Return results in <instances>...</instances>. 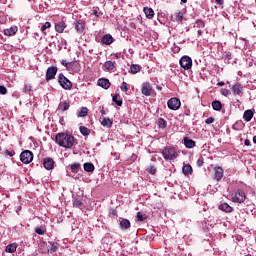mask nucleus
Masks as SVG:
<instances>
[{
    "instance_id": "1",
    "label": "nucleus",
    "mask_w": 256,
    "mask_h": 256,
    "mask_svg": "<svg viewBox=\"0 0 256 256\" xmlns=\"http://www.w3.org/2000/svg\"><path fill=\"white\" fill-rule=\"evenodd\" d=\"M55 141L60 147H64V149H71L75 144V137L67 133H58L56 134Z\"/></svg>"
},
{
    "instance_id": "42",
    "label": "nucleus",
    "mask_w": 256,
    "mask_h": 256,
    "mask_svg": "<svg viewBox=\"0 0 256 256\" xmlns=\"http://www.w3.org/2000/svg\"><path fill=\"white\" fill-rule=\"evenodd\" d=\"M74 207H78L81 208V206L83 205V202H81V200H74L73 202Z\"/></svg>"
},
{
    "instance_id": "24",
    "label": "nucleus",
    "mask_w": 256,
    "mask_h": 256,
    "mask_svg": "<svg viewBox=\"0 0 256 256\" xmlns=\"http://www.w3.org/2000/svg\"><path fill=\"white\" fill-rule=\"evenodd\" d=\"M182 173H184L185 175H192L193 167H191V165L189 164H185L182 168Z\"/></svg>"
},
{
    "instance_id": "19",
    "label": "nucleus",
    "mask_w": 256,
    "mask_h": 256,
    "mask_svg": "<svg viewBox=\"0 0 256 256\" xmlns=\"http://www.w3.org/2000/svg\"><path fill=\"white\" fill-rule=\"evenodd\" d=\"M65 27H67V25H65V22H58L55 24V31H57V33H63V31H65Z\"/></svg>"
},
{
    "instance_id": "9",
    "label": "nucleus",
    "mask_w": 256,
    "mask_h": 256,
    "mask_svg": "<svg viewBox=\"0 0 256 256\" xmlns=\"http://www.w3.org/2000/svg\"><path fill=\"white\" fill-rule=\"evenodd\" d=\"M43 245L46 246V249L43 250V253H55V251H57V244H55L54 242H44Z\"/></svg>"
},
{
    "instance_id": "12",
    "label": "nucleus",
    "mask_w": 256,
    "mask_h": 256,
    "mask_svg": "<svg viewBox=\"0 0 256 256\" xmlns=\"http://www.w3.org/2000/svg\"><path fill=\"white\" fill-rule=\"evenodd\" d=\"M171 19L174 22L180 23V21H183V12L176 11L171 15Z\"/></svg>"
},
{
    "instance_id": "4",
    "label": "nucleus",
    "mask_w": 256,
    "mask_h": 256,
    "mask_svg": "<svg viewBox=\"0 0 256 256\" xmlns=\"http://www.w3.org/2000/svg\"><path fill=\"white\" fill-rule=\"evenodd\" d=\"M179 63L180 67H182V69H185L186 71H189V69L193 67V60L189 56H183L180 59Z\"/></svg>"
},
{
    "instance_id": "27",
    "label": "nucleus",
    "mask_w": 256,
    "mask_h": 256,
    "mask_svg": "<svg viewBox=\"0 0 256 256\" xmlns=\"http://www.w3.org/2000/svg\"><path fill=\"white\" fill-rule=\"evenodd\" d=\"M17 251V243L9 244L6 246V253H15Z\"/></svg>"
},
{
    "instance_id": "55",
    "label": "nucleus",
    "mask_w": 256,
    "mask_h": 256,
    "mask_svg": "<svg viewBox=\"0 0 256 256\" xmlns=\"http://www.w3.org/2000/svg\"><path fill=\"white\" fill-rule=\"evenodd\" d=\"M253 143L256 144V136L253 137Z\"/></svg>"
},
{
    "instance_id": "39",
    "label": "nucleus",
    "mask_w": 256,
    "mask_h": 256,
    "mask_svg": "<svg viewBox=\"0 0 256 256\" xmlns=\"http://www.w3.org/2000/svg\"><path fill=\"white\" fill-rule=\"evenodd\" d=\"M147 171L150 175H155L157 173V168L155 166H150L147 168Z\"/></svg>"
},
{
    "instance_id": "52",
    "label": "nucleus",
    "mask_w": 256,
    "mask_h": 256,
    "mask_svg": "<svg viewBox=\"0 0 256 256\" xmlns=\"http://www.w3.org/2000/svg\"><path fill=\"white\" fill-rule=\"evenodd\" d=\"M203 166V162L198 160V167H202Z\"/></svg>"
},
{
    "instance_id": "18",
    "label": "nucleus",
    "mask_w": 256,
    "mask_h": 256,
    "mask_svg": "<svg viewBox=\"0 0 256 256\" xmlns=\"http://www.w3.org/2000/svg\"><path fill=\"white\" fill-rule=\"evenodd\" d=\"M220 211H224V213H233V207H231L229 204L227 203H222L219 206Z\"/></svg>"
},
{
    "instance_id": "54",
    "label": "nucleus",
    "mask_w": 256,
    "mask_h": 256,
    "mask_svg": "<svg viewBox=\"0 0 256 256\" xmlns=\"http://www.w3.org/2000/svg\"><path fill=\"white\" fill-rule=\"evenodd\" d=\"M100 113H101L102 115H105V110L102 109V110L100 111Z\"/></svg>"
},
{
    "instance_id": "44",
    "label": "nucleus",
    "mask_w": 256,
    "mask_h": 256,
    "mask_svg": "<svg viewBox=\"0 0 256 256\" xmlns=\"http://www.w3.org/2000/svg\"><path fill=\"white\" fill-rule=\"evenodd\" d=\"M211 123H215V118L209 117L205 120L206 125H211Z\"/></svg>"
},
{
    "instance_id": "58",
    "label": "nucleus",
    "mask_w": 256,
    "mask_h": 256,
    "mask_svg": "<svg viewBox=\"0 0 256 256\" xmlns=\"http://www.w3.org/2000/svg\"><path fill=\"white\" fill-rule=\"evenodd\" d=\"M93 13H94V15H97V10H94Z\"/></svg>"
},
{
    "instance_id": "21",
    "label": "nucleus",
    "mask_w": 256,
    "mask_h": 256,
    "mask_svg": "<svg viewBox=\"0 0 256 256\" xmlns=\"http://www.w3.org/2000/svg\"><path fill=\"white\" fill-rule=\"evenodd\" d=\"M184 145L187 149H193L195 147V141L187 137L184 138Z\"/></svg>"
},
{
    "instance_id": "41",
    "label": "nucleus",
    "mask_w": 256,
    "mask_h": 256,
    "mask_svg": "<svg viewBox=\"0 0 256 256\" xmlns=\"http://www.w3.org/2000/svg\"><path fill=\"white\" fill-rule=\"evenodd\" d=\"M121 91H123L124 93H127V91H129V88H127V84L126 82H122L121 86H120Z\"/></svg>"
},
{
    "instance_id": "40",
    "label": "nucleus",
    "mask_w": 256,
    "mask_h": 256,
    "mask_svg": "<svg viewBox=\"0 0 256 256\" xmlns=\"http://www.w3.org/2000/svg\"><path fill=\"white\" fill-rule=\"evenodd\" d=\"M137 219H138V221H145V219H147V216L143 215L141 212H138Z\"/></svg>"
},
{
    "instance_id": "49",
    "label": "nucleus",
    "mask_w": 256,
    "mask_h": 256,
    "mask_svg": "<svg viewBox=\"0 0 256 256\" xmlns=\"http://www.w3.org/2000/svg\"><path fill=\"white\" fill-rule=\"evenodd\" d=\"M5 153H6V155H8L9 157H13V155H15V152L9 151V150H6Z\"/></svg>"
},
{
    "instance_id": "59",
    "label": "nucleus",
    "mask_w": 256,
    "mask_h": 256,
    "mask_svg": "<svg viewBox=\"0 0 256 256\" xmlns=\"http://www.w3.org/2000/svg\"><path fill=\"white\" fill-rule=\"evenodd\" d=\"M158 89L161 91V87H158Z\"/></svg>"
},
{
    "instance_id": "14",
    "label": "nucleus",
    "mask_w": 256,
    "mask_h": 256,
    "mask_svg": "<svg viewBox=\"0 0 256 256\" xmlns=\"http://www.w3.org/2000/svg\"><path fill=\"white\" fill-rule=\"evenodd\" d=\"M98 85L103 89H109L111 87V82H109V79L101 78L98 80Z\"/></svg>"
},
{
    "instance_id": "34",
    "label": "nucleus",
    "mask_w": 256,
    "mask_h": 256,
    "mask_svg": "<svg viewBox=\"0 0 256 256\" xmlns=\"http://www.w3.org/2000/svg\"><path fill=\"white\" fill-rule=\"evenodd\" d=\"M85 29V24L81 22L76 23V31L78 33H83V30Z\"/></svg>"
},
{
    "instance_id": "16",
    "label": "nucleus",
    "mask_w": 256,
    "mask_h": 256,
    "mask_svg": "<svg viewBox=\"0 0 256 256\" xmlns=\"http://www.w3.org/2000/svg\"><path fill=\"white\" fill-rule=\"evenodd\" d=\"M101 43L103 45H111L113 43V36L111 34H105L101 39Z\"/></svg>"
},
{
    "instance_id": "3",
    "label": "nucleus",
    "mask_w": 256,
    "mask_h": 256,
    "mask_svg": "<svg viewBox=\"0 0 256 256\" xmlns=\"http://www.w3.org/2000/svg\"><path fill=\"white\" fill-rule=\"evenodd\" d=\"M162 155L164 159L173 161L174 159H177L179 157V154L177 153V150L175 148H165L162 151Z\"/></svg>"
},
{
    "instance_id": "57",
    "label": "nucleus",
    "mask_w": 256,
    "mask_h": 256,
    "mask_svg": "<svg viewBox=\"0 0 256 256\" xmlns=\"http://www.w3.org/2000/svg\"><path fill=\"white\" fill-rule=\"evenodd\" d=\"M181 3H187V0H181Z\"/></svg>"
},
{
    "instance_id": "20",
    "label": "nucleus",
    "mask_w": 256,
    "mask_h": 256,
    "mask_svg": "<svg viewBox=\"0 0 256 256\" xmlns=\"http://www.w3.org/2000/svg\"><path fill=\"white\" fill-rule=\"evenodd\" d=\"M232 91L235 95H242L243 93V86H241V84H235L232 87Z\"/></svg>"
},
{
    "instance_id": "56",
    "label": "nucleus",
    "mask_w": 256,
    "mask_h": 256,
    "mask_svg": "<svg viewBox=\"0 0 256 256\" xmlns=\"http://www.w3.org/2000/svg\"><path fill=\"white\" fill-rule=\"evenodd\" d=\"M202 31L201 30H198V35H202Z\"/></svg>"
},
{
    "instance_id": "33",
    "label": "nucleus",
    "mask_w": 256,
    "mask_h": 256,
    "mask_svg": "<svg viewBox=\"0 0 256 256\" xmlns=\"http://www.w3.org/2000/svg\"><path fill=\"white\" fill-rule=\"evenodd\" d=\"M88 113H89V109H87V107H82L78 113V117H87Z\"/></svg>"
},
{
    "instance_id": "48",
    "label": "nucleus",
    "mask_w": 256,
    "mask_h": 256,
    "mask_svg": "<svg viewBox=\"0 0 256 256\" xmlns=\"http://www.w3.org/2000/svg\"><path fill=\"white\" fill-rule=\"evenodd\" d=\"M0 94L7 95V88L5 86H0Z\"/></svg>"
},
{
    "instance_id": "29",
    "label": "nucleus",
    "mask_w": 256,
    "mask_h": 256,
    "mask_svg": "<svg viewBox=\"0 0 256 256\" xmlns=\"http://www.w3.org/2000/svg\"><path fill=\"white\" fill-rule=\"evenodd\" d=\"M104 67L106 71H113L115 69V64L113 63V61H106L104 63Z\"/></svg>"
},
{
    "instance_id": "2",
    "label": "nucleus",
    "mask_w": 256,
    "mask_h": 256,
    "mask_svg": "<svg viewBox=\"0 0 256 256\" xmlns=\"http://www.w3.org/2000/svg\"><path fill=\"white\" fill-rule=\"evenodd\" d=\"M231 199L233 203H245V199H247V194L241 189L235 190L231 193Z\"/></svg>"
},
{
    "instance_id": "51",
    "label": "nucleus",
    "mask_w": 256,
    "mask_h": 256,
    "mask_svg": "<svg viewBox=\"0 0 256 256\" xmlns=\"http://www.w3.org/2000/svg\"><path fill=\"white\" fill-rule=\"evenodd\" d=\"M216 3H218V5H223V0H216Z\"/></svg>"
},
{
    "instance_id": "7",
    "label": "nucleus",
    "mask_w": 256,
    "mask_h": 256,
    "mask_svg": "<svg viewBox=\"0 0 256 256\" xmlns=\"http://www.w3.org/2000/svg\"><path fill=\"white\" fill-rule=\"evenodd\" d=\"M168 109H171L172 111H177V109H180L181 107V100L178 98H171L167 102Z\"/></svg>"
},
{
    "instance_id": "15",
    "label": "nucleus",
    "mask_w": 256,
    "mask_h": 256,
    "mask_svg": "<svg viewBox=\"0 0 256 256\" xmlns=\"http://www.w3.org/2000/svg\"><path fill=\"white\" fill-rule=\"evenodd\" d=\"M214 171V179H216V181H221V179H223V168L216 167Z\"/></svg>"
},
{
    "instance_id": "13",
    "label": "nucleus",
    "mask_w": 256,
    "mask_h": 256,
    "mask_svg": "<svg viewBox=\"0 0 256 256\" xmlns=\"http://www.w3.org/2000/svg\"><path fill=\"white\" fill-rule=\"evenodd\" d=\"M17 31H19V28H17V26H12L4 30V35H6L7 37H13V35H15Z\"/></svg>"
},
{
    "instance_id": "37",
    "label": "nucleus",
    "mask_w": 256,
    "mask_h": 256,
    "mask_svg": "<svg viewBox=\"0 0 256 256\" xmlns=\"http://www.w3.org/2000/svg\"><path fill=\"white\" fill-rule=\"evenodd\" d=\"M112 100L114 103H116V105H118V107H121V105H123V100L119 99L118 95L113 96Z\"/></svg>"
},
{
    "instance_id": "22",
    "label": "nucleus",
    "mask_w": 256,
    "mask_h": 256,
    "mask_svg": "<svg viewBox=\"0 0 256 256\" xmlns=\"http://www.w3.org/2000/svg\"><path fill=\"white\" fill-rule=\"evenodd\" d=\"M243 119L246 123H249V121L253 119V112L251 110H246L244 112Z\"/></svg>"
},
{
    "instance_id": "32",
    "label": "nucleus",
    "mask_w": 256,
    "mask_h": 256,
    "mask_svg": "<svg viewBox=\"0 0 256 256\" xmlns=\"http://www.w3.org/2000/svg\"><path fill=\"white\" fill-rule=\"evenodd\" d=\"M70 169H71L72 173H77L79 171V169H81V164L75 162L70 165Z\"/></svg>"
},
{
    "instance_id": "47",
    "label": "nucleus",
    "mask_w": 256,
    "mask_h": 256,
    "mask_svg": "<svg viewBox=\"0 0 256 256\" xmlns=\"http://www.w3.org/2000/svg\"><path fill=\"white\" fill-rule=\"evenodd\" d=\"M61 65H63V67H66V69H69V67H71V63L67 62L66 60H62Z\"/></svg>"
},
{
    "instance_id": "38",
    "label": "nucleus",
    "mask_w": 256,
    "mask_h": 256,
    "mask_svg": "<svg viewBox=\"0 0 256 256\" xmlns=\"http://www.w3.org/2000/svg\"><path fill=\"white\" fill-rule=\"evenodd\" d=\"M158 126L161 127L162 129H165L167 127V121L163 118L158 119Z\"/></svg>"
},
{
    "instance_id": "23",
    "label": "nucleus",
    "mask_w": 256,
    "mask_h": 256,
    "mask_svg": "<svg viewBox=\"0 0 256 256\" xmlns=\"http://www.w3.org/2000/svg\"><path fill=\"white\" fill-rule=\"evenodd\" d=\"M84 171L87 173H93V171H95V166L93 163L86 162L84 163Z\"/></svg>"
},
{
    "instance_id": "35",
    "label": "nucleus",
    "mask_w": 256,
    "mask_h": 256,
    "mask_svg": "<svg viewBox=\"0 0 256 256\" xmlns=\"http://www.w3.org/2000/svg\"><path fill=\"white\" fill-rule=\"evenodd\" d=\"M130 71L133 74L139 73V71H141V66L133 64L130 66Z\"/></svg>"
},
{
    "instance_id": "17",
    "label": "nucleus",
    "mask_w": 256,
    "mask_h": 256,
    "mask_svg": "<svg viewBox=\"0 0 256 256\" xmlns=\"http://www.w3.org/2000/svg\"><path fill=\"white\" fill-rule=\"evenodd\" d=\"M143 11L147 19H153V17H155V11H153V8L144 7Z\"/></svg>"
},
{
    "instance_id": "28",
    "label": "nucleus",
    "mask_w": 256,
    "mask_h": 256,
    "mask_svg": "<svg viewBox=\"0 0 256 256\" xmlns=\"http://www.w3.org/2000/svg\"><path fill=\"white\" fill-rule=\"evenodd\" d=\"M120 227L121 229H129V227H131V222L127 219H122L120 221Z\"/></svg>"
},
{
    "instance_id": "6",
    "label": "nucleus",
    "mask_w": 256,
    "mask_h": 256,
    "mask_svg": "<svg viewBox=\"0 0 256 256\" xmlns=\"http://www.w3.org/2000/svg\"><path fill=\"white\" fill-rule=\"evenodd\" d=\"M20 161L26 165L33 161V153L29 150H25L20 154Z\"/></svg>"
},
{
    "instance_id": "36",
    "label": "nucleus",
    "mask_w": 256,
    "mask_h": 256,
    "mask_svg": "<svg viewBox=\"0 0 256 256\" xmlns=\"http://www.w3.org/2000/svg\"><path fill=\"white\" fill-rule=\"evenodd\" d=\"M51 28V22H45L41 28H40V31L42 33H45V31H47V29H50Z\"/></svg>"
},
{
    "instance_id": "53",
    "label": "nucleus",
    "mask_w": 256,
    "mask_h": 256,
    "mask_svg": "<svg viewBox=\"0 0 256 256\" xmlns=\"http://www.w3.org/2000/svg\"><path fill=\"white\" fill-rule=\"evenodd\" d=\"M219 87H223L225 85V82H218Z\"/></svg>"
},
{
    "instance_id": "31",
    "label": "nucleus",
    "mask_w": 256,
    "mask_h": 256,
    "mask_svg": "<svg viewBox=\"0 0 256 256\" xmlns=\"http://www.w3.org/2000/svg\"><path fill=\"white\" fill-rule=\"evenodd\" d=\"M80 133L81 135H83L84 137H89L91 130H89V128L85 127V126H80Z\"/></svg>"
},
{
    "instance_id": "50",
    "label": "nucleus",
    "mask_w": 256,
    "mask_h": 256,
    "mask_svg": "<svg viewBox=\"0 0 256 256\" xmlns=\"http://www.w3.org/2000/svg\"><path fill=\"white\" fill-rule=\"evenodd\" d=\"M244 145H246V147H249V145H251V141L249 139H246L244 141Z\"/></svg>"
},
{
    "instance_id": "30",
    "label": "nucleus",
    "mask_w": 256,
    "mask_h": 256,
    "mask_svg": "<svg viewBox=\"0 0 256 256\" xmlns=\"http://www.w3.org/2000/svg\"><path fill=\"white\" fill-rule=\"evenodd\" d=\"M101 125L103 127L111 128L113 126V121H111V119H109V118H103V120L101 121Z\"/></svg>"
},
{
    "instance_id": "5",
    "label": "nucleus",
    "mask_w": 256,
    "mask_h": 256,
    "mask_svg": "<svg viewBox=\"0 0 256 256\" xmlns=\"http://www.w3.org/2000/svg\"><path fill=\"white\" fill-rule=\"evenodd\" d=\"M58 83H60L61 87L66 89V90H69L73 87V84L63 74H59Z\"/></svg>"
},
{
    "instance_id": "43",
    "label": "nucleus",
    "mask_w": 256,
    "mask_h": 256,
    "mask_svg": "<svg viewBox=\"0 0 256 256\" xmlns=\"http://www.w3.org/2000/svg\"><path fill=\"white\" fill-rule=\"evenodd\" d=\"M23 91L24 93H31V85L25 84Z\"/></svg>"
},
{
    "instance_id": "26",
    "label": "nucleus",
    "mask_w": 256,
    "mask_h": 256,
    "mask_svg": "<svg viewBox=\"0 0 256 256\" xmlns=\"http://www.w3.org/2000/svg\"><path fill=\"white\" fill-rule=\"evenodd\" d=\"M69 107H70L69 102H67V101H62V102H60V104H59V106H58V109H59L60 111H67V110H69Z\"/></svg>"
},
{
    "instance_id": "10",
    "label": "nucleus",
    "mask_w": 256,
    "mask_h": 256,
    "mask_svg": "<svg viewBox=\"0 0 256 256\" xmlns=\"http://www.w3.org/2000/svg\"><path fill=\"white\" fill-rule=\"evenodd\" d=\"M43 165L47 171H51V169L55 167V161H53L52 158H45L43 160Z\"/></svg>"
},
{
    "instance_id": "45",
    "label": "nucleus",
    "mask_w": 256,
    "mask_h": 256,
    "mask_svg": "<svg viewBox=\"0 0 256 256\" xmlns=\"http://www.w3.org/2000/svg\"><path fill=\"white\" fill-rule=\"evenodd\" d=\"M35 233H37V235H45V230L43 228H36Z\"/></svg>"
},
{
    "instance_id": "25",
    "label": "nucleus",
    "mask_w": 256,
    "mask_h": 256,
    "mask_svg": "<svg viewBox=\"0 0 256 256\" xmlns=\"http://www.w3.org/2000/svg\"><path fill=\"white\" fill-rule=\"evenodd\" d=\"M212 107L214 111H221V109H223V104H221V101L215 100L212 102Z\"/></svg>"
},
{
    "instance_id": "8",
    "label": "nucleus",
    "mask_w": 256,
    "mask_h": 256,
    "mask_svg": "<svg viewBox=\"0 0 256 256\" xmlns=\"http://www.w3.org/2000/svg\"><path fill=\"white\" fill-rule=\"evenodd\" d=\"M55 75H57V67H49L46 71V81H51L52 79H55Z\"/></svg>"
},
{
    "instance_id": "11",
    "label": "nucleus",
    "mask_w": 256,
    "mask_h": 256,
    "mask_svg": "<svg viewBox=\"0 0 256 256\" xmlns=\"http://www.w3.org/2000/svg\"><path fill=\"white\" fill-rule=\"evenodd\" d=\"M153 91V88L151 87V84L144 83L142 86V95H145L146 97H149Z\"/></svg>"
},
{
    "instance_id": "46",
    "label": "nucleus",
    "mask_w": 256,
    "mask_h": 256,
    "mask_svg": "<svg viewBox=\"0 0 256 256\" xmlns=\"http://www.w3.org/2000/svg\"><path fill=\"white\" fill-rule=\"evenodd\" d=\"M229 90L228 89H225V88H222L221 89V95H224V97H229Z\"/></svg>"
}]
</instances>
